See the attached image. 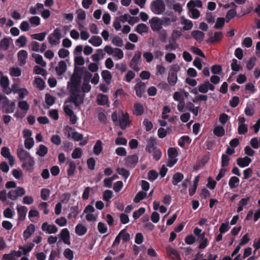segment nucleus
I'll use <instances>...</instances> for the list:
<instances>
[{"label":"nucleus","mask_w":260,"mask_h":260,"mask_svg":"<svg viewBox=\"0 0 260 260\" xmlns=\"http://www.w3.org/2000/svg\"><path fill=\"white\" fill-rule=\"evenodd\" d=\"M88 42L95 47L100 46L102 43V40L99 36H92L89 40Z\"/></svg>","instance_id":"a878e982"},{"label":"nucleus","mask_w":260,"mask_h":260,"mask_svg":"<svg viewBox=\"0 0 260 260\" xmlns=\"http://www.w3.org/2000/svg\"><path fill=\"white\" fill-rule=\"evenodd\" d=\"M35 161L34 158L30 157L28 159L22 162L21 167L24 169L26 172L32 173L34 170Z\"/></svg>","instance_id":"0eeeda50"},{"label":"nucleus","mask_w":260,"mask_h":260,"mask_svg":"<svg viewBox=\"0 0 260 260\" xmlns=\"http://www.w3.org/2000/svg\"><path fill=\"white\" fill-rule=\"evenodd\" d=\"M158 174L157 172L154 170H151L148 172V179L151 181H153L157 179Z\"/></svg>","instance_id":"bf43d9fd"},{"label":"nucleus","mask_w":260,"mask_h":260,"mask_svg":"<svg viewBox=\"0 0 260 260\" xmlns=\"http://www.w3.org/2000/svg\"><path fill=\"white\" fill-rule=\"evenodd\" d=\"M82 153L81 148L77 147L73 150L72 153V157L74 159L79 158L82 156Z\"/></svg>","instance_id":"864d4df0"},{"label":"nucleus","mask_w":260,"mask_h":260,"mask_svg":"<svg viewBox=\"0 0 260 260\" xmlns=\"http://www.w3.org/2000/svg\"><path fill=\"white\" fill-rule=\"evenodd\" d=\"M191 36L196 40L201 42L204 39L205 34L200 30H193L191 32Z\"/></svg>","instance_id":"393cba45"},{"label":"nucleus","mask_w":260,"mask_h":260,"mask_svg":"<svg viewBox=\"0 0 260 260\" xmlns=\"http://www.w3.org/2000/svg\"><path fill=\"white\" fill-rule=\"evenodd\" d=\"M146 87V85L144 82L140 81L137 83L135 86L137 96L141 98L143 94L145 92Z\"/></svg>","instance_id":"f8f14e48"},{"label":"nucleus","mask_w":260,"mask_h":260,"mask_svg":"<svg viewBox=\"0 0 260 260\" xmlns=\"http://www.w3.org/2000/svg\"><path fill=\"white\" fill-rule=\"evenodd\" d=\"M34 145V140L32 138H26L24 140L25 147L27 149H31Z\"/></svg>","instance_id":"052dcab7"},{"label":"nucleus","mask_w":260,"mask_h":260,"mask_svg":"<svg viewBox=\"0 0 260 260\" xmlns=\"http://www.w3.org/2000/svg\"><path fill=\"white\" fill-rule=\"evenodd\" d=\"M108 102L107 95L100 93L97 97V103L99 105H105Z\"/></svg>","instance_id":"2f4dec72"},{"label":"nucleus","mask_w":260,"mask_h":260,"mask_svg":"<svg viewBox=\"0 0 260 260\" xmlns=\"http://www.w3.org/2000/svg\"><path fill=\"white\" fill-rule=\"evenodd\" d=\"M69 164V168L67 170L68 175L70 177L73 176L76 169V164L73 160L68 161Z\"/></svg>","instance_id":"72a5a7b5"},{"label":"nucleus","mask_w":260,"mask_h":260,"mask_svg":"<svg viewBox=\"0 0 260 260\" xmlns=\"http://www.w3.org/2000/svg\"><path fill=\"white\" fill-rule=\"evenodd\" d=\"M158 34V38L162 43H166L167 38V32L165 29H160L157 31Z\"/></svg>","instance_id":"a19ab883"},{"label":"nucleus","mask_w":260,"mask_h":260,"mask_svg":"<svg viewBox=\"0 0 260 260\" xmlns=\"http://www.w3.org/2000/svg\"><path fill=\"white\" fill-rule=\"evenodd\" d=\"M21 255L22 252L20 251L11 250L10 253L3 255L2 260H15L16 257H19Z\"/></svg>","instance_id":"1a4fd4ad"},{"label":"nucleus","mask_w":260,"mask_h":260,"mask_svg":"<svg viewBox=\"0 0 260 260\" xmlns=\"http://www.w3.org/2000/svg\"><path fill=\"white\" fill-rule=\"evenodd\" d=\"M112 43L117 47H122L123 45L122 39L118 36L114 37L112 40Z\"/></svg>","instance_id":"e2e57ef3"},{"label":"nucleus","mask_w":260,"mask_h":260,"mask_svg":"<svg viewBox=\"0 0 260 260\" xmlns=\"http://www.w3.org/2000/svg\"><path fill=\"white\" fill-rule=\"evenodd\" d=\"M134 114L137 116H141L144 113V108L142 104L137 103L134 104Z\"/></svg>","instance_id":"bb28decb"},{"label":"nucleus","mask_w":260,"mask_h":260,"mask_svg":"<svg viewBox=\"0 0 260 260\" xmlns=\"http://www.w3.org/2000/svg\"><path fill=\"white\" fill-rule=\"evenodd\" d=\"M81 79V77L73 74L67 85L71 93L68 102L73 103L76 107H80L83 103L85 98L84 93L80 94Z\"/></svg>","instance_id":"f257e3e1"},{"label":"nucleus","mask_w":260,"mask_h":260,"mask_svg":"<svg viewBox=\"0 0 260 260\" xmlns=\"http://www.w3.org/2000/svg\"><path fill=\"white\" fill-rule=\"evenodd\" d=\"M28 53L25 50H20L17 54L18 60L21 66H23L26 63V59L27 57Z\"/></svg>","instance_id":"aec40b11"},{"label":"nucleus","mask_w":260,"mask_h":260,"mask_svg":"<svg viewBox=\"0 0 260 260\" xmlns=\"http://www.w3.org/2000/svg\"><path fill=\"white\" fill-rule=\"evenodd\" d=\"M67 70V64L64 61H60L58 66L55 68V71L58 75H62Z\"/></svg>","instance_id":"4be33fe9"},{"label":"nucleus","mask_w":260,"mask_h":260,"mask_svg":"<svg viewBox=\"0 0 260 260\" xmlns=\"http://www.w3.org/2000/svg\"><path fill=\"white\" fill-rule=\"evenodd\" d=\"M15 103L14 102H9L6 107L5 108V112L6 113H12L14 111Z\"/></svg>","instance_id":"4d7b16f0"},{"label":"nucleus","mask_w":260,"mask_h":260,"mask_svg":"<svg viewBox=\"0 0 260 260\" xmlns=\"http://www.w3.org/2000/svg\"><path fill=\"white\" fill-rule=\"evenodd\" d=\"M136 76L135 73L129 70L125 75V80L127 82L129 83Z\"/></svg>","instance_id":"774afa93"},{"label":"nucleus","mask_w":260,"mask_h":260,"mask_svg":"<svg viewBox=\"0 0 260 260\" xmlns=\"http://www.w3.org/2000/svg\"><path fill=\"white\" fill-rule=\"evenodd\" d=\"M116 171L120 175L122 176L125 179H127L130 174L129 172L124 168H118Z\"/></svg>","instance_id":"69168bd1"},{"label":"nucleus","mask_w":260,"mask_h":260,"mask_svg":"<svg viewBox=\"0 0 260 260\" xmlns=\"http://www.w3.org/2000/svg\"><path fill=\"white\" fill-rule=\"evenodd\" d=\"M157 144L156 139L155 138L151 137L147 141V144L146 145L145 150L146 151L150 153L154 148H156V145Z\"/></svg>","instance_id":"dca6fc26"},{"label":"nucleus","mask_w":260,"mask_h":260,"mask_svg":"<svg viewBox=\"0 0 260 260\" xmlns=\"http://www.w3.org/2000/svg\"><path fill=\"white\" fill-rule=\"evenodd\" d=\"M47 34V33L46 32L34 34L31 35V37L33 39L37 40L39 41H43L45 39Z\"/></svg>","instance_id":"c03bdc74"},{"label":"nucleus","mask_w":260,"mask_h":260,"mask_svg":"<svg viewBox=\"0 0 260 260\" xmlns=\"http://www.w3.org/2000/svg\"><path fill=\"white\" fill-rule=\"evenodd\" d=\"M50 196V190L47 188H43L41 191V197L44 201L48 200Z\"/></svg>","instance_id":"6e6d98bb"},{"label":"nucleus","mask_w":260,"mask_h":260,"mask_svg":"<svg viewBox=\"0 0 260 260\" xmlns=\"http://www.w3.org/2000/svg\"><path fill=\"white\" fill-rule=\"evenodd\" d=\"M180 70L178 65H174L171 67L168 73V82L171 86H174L176 84L178 78L177 73Z\"/></svg>","instance_id":"f03ea898"},{"label":"nucleus","mask_w":260,"mask_h":260,"mask_svg":"<svg viewBox=\"0 0 260 260\" xmlns=\"http://www.w3.org/2000/svg\"><path fill=\"white\" fill-rule=\"evenodd\" d=\"M136 31L140 34L143 32H147L148 31V26L144 23L139 24L136 27Z\"/></svg>","instance_id":"79ce46f5"},{"label":"nucleus","mask_w":260,"mask_h":260,"mask_svg":"<svg viewBox=\"0 0 260 260\" xmlns=\"http://www.w3.org/2000/svg\"><path fill=\"white\" fill-rule=\"evenodd\" d=\"M62 37L60 29L59 28H56L53 30L52 33L49 35L48 39L51 45H56L59 43L60 40Z\"/></svg>","instance_id":"7ed1b4c3"},{"label":"nucleus","mask_w":260,"mask_h":260,"mask_svg":"<svg viewBox=\"0 0 260 260\" xmlns=\"http://www.w3.org/2000/svg\"><path fill=\"white\" fill-rule=\"evenodd\" d=\"M41 228L43 231H47L48 234H55L58 231L56 225L54 224L50 225L47 222L42 224Z\"/></svg>","instance_id":"2eb2a0df"},{"label":"nucleus","mask_w":260,"mask_h":260,"mask_svg":"<svg viewBox=\"0 0 260 260\" xmlns=\"http://www.w3.org/2000/svg\"><path fill=\"white\" fill-rule=\"evenodd\" d=\"M176 21V18L174 17L172 18L169 17H164L162 19H161V25L165 26H168L170 25L171 22H175Z\"/></svg>","instance_id":"49530a36"},{"label":"nucleus","mask_w":260,"mask_h":260,"mask_svg":"<svg viewBox=\"0 0 260 260\" xmlns=\"http://www.w3.org/2000/svg\"><path fill=\"white\" fill-rule=\"evenodd\" d=\"M34 246V244L30 243L27 244L25 247L19 246V249H22L23 250L24 255H26L32 249Z\"/></svg>","instance_id":"8fccbe9b"},{"label":"nucleus","mask_w":260,"mask_h":260,"mask_svg":"<svg viewBox=\"0 0 260 260\" xmlns=\"http://www.w3.org/2000/svg\"><path fill=\"white\" fill-rule=\"evenodd\" d=\"M123 242H126L130 240V234L128 233L125 229L122 230L118 234Z\"/></svg>","instance_id":"c756f323"},{"label":"nucleus","mask_w":260,"mask_h":260,"mask_svg":"<svg viewBox=\"0 0 260 260\" xmlns=\"http://www.w3.org/2000/svg\"><path fill=\"white\" fill-rule=\"evenodd\" d=\"M0 84L3 88H7L9 85V80L7 76H2L0 80Z\"/></svg>","instance_id":"13d9d810"},{"label":"nucleus","mask_w":260,"mask_h":260,"mask_svg":"<svg viewBox=\"0 0 260 260\" xmlns=\"http://www.w3.org/2000/svg\"><path fill=\"white\" fill-rule=\"evenodd\" d=\"M178 47L179 45L176 42V39L172 36L169 39V44L165 46V49L168 51H174Z\"/></svg>","instance_id":"9b49d317"},{"label":"nucleus","mask_w":260,"mask_h":260,"mask_svg":"<svg viewBox=\"0 0 260 260\" xmlns=\"http://www.w3.org/2000/svg\"><path fill=\"white\" fill-rule=\"evenodd\" d=\"M149 23L152 30L157 31L161 29L162 25L161 19L157 17H154L149 20Z\"/></svg>","instance_id":"6e6552de"},{"label":"nucleus","mask_w":260,"mask_h":260,"mask_svg":"<svg viewBox=\"0 0 260 260\" xmlns=\"http://www.w3.org/2000/svg\"><path fill=\"white\" fill-rule=\"evenodd\" d=\"M213 134L218 137H221L224 135L225 131L222 126H217L213 129Z\"/></svg>","instance_id":"ea45409f"},{"label":"nucleus","mask_w":260,"mask_h":260,"mask_svg":"<svg viewBox=\"0 0 260 260\" xmlns=\"http://www.w3.org/2000/svg\"><path fill=\"white\" fill-rule=\"evenodd\" d=\"M10 101L3 93H0V109H4L8 105Z\"/></svg>","instance_id":"c85d7f7f"},{"label":"nucleus","mask_w":260,"mask_h":260,"mask_svg":"<svg viewBox=\"0 0 260 260\" xmlns=\"http://www.w3.org/2000/svg\"><path fill=\"white\" fill-rule=\"evenodd\" d=\"M151 10L155 14H162L165 10V5L162 0H155L151 5Z\"/></svg>","instance_id":"20e7f679"},{"label":"nucleus","mask_w":260,"mask_h":260,"mask_svg":"<svg viewBox=\"0 0 260 260\" xmlns=\"http://www.w3.org/2000/svg\"><path fill=\"white\" fill-rule=\"evenodd\" d=\"M184 179V175L180 172L175 173L173 176L172 184L176 186Z\"/></svg>","instance_id":"5701e85b"},{"label":"nucleus","mask_w":260,"mask_h":260,"mask_svg":"<svg viewBox=\"0 0 260 260\" xmlns=\"http://www.w3.org/2000/svg\"><path fill=\"white\" fill-rule=\"evenodd\" d=\"M236 15L237 11L235 9H232L229 10L225 16L226 22H229V21L235 17Z\"/></svg>","instance_id":"09e8293b"},{"label":"nucleus","mask_w":260,"mask_h":260,"mask_svg":"<svg viewBox=\"0 0 260 260\" xmlns=\"http://www.w3.org/2000/svg\"><path fill=\"white\" fill-rule=\"evenodd\" d=\"M10 40H11L10 38H4L0 41V49L8 50L9 47Z\"/></svg>","instance_id":"c9c22d12"},{"label":"nucleus","mask_w":260,"mask_h":260,"mask_svg":"<svg viewBox=\"0 0 260 260\" xmlns=\"http://www.w3.org/2000/svg\"><path fill=\"white\" fill-rule=\"evenodd\" d=\"M181 23L184 25L183 27L184 30H190L193 27L192 21L183 17L181 18Z\"/></svg>","instance_id":"cd10ccee"},{"label":"nucleus","mask_w":260,"mask_h":260,"mask_svg":"<svg viewBox=\"0 0 260 260\" xmlns=\"http://www.w3.org/2000/svg\"><path fill=\"white\" fill-rule=\"evenodd\" d=\"M231 66L232 71L235 72H238L241 69V67L238 64V60L235 58L232 59Z\"/></svg>","instance_id":"de8ad7c7"},{"label":"nucleus","mask_w":260,"mask_h":260,"mask_svg":"<svg viewBox=\"0 0 260 260\" xmlns=\"http://www.w3.org/2000/svg\"><path fill=\"white\" fill-rule=\"evenodd\" d=\"M141 52L138 51L133 56L129 62V67L136 72L140 71V68L138 67V63L141 61Z\"/></svg>","instance_id":"39448f33"},{"label":"nucleus","mask_w":260,"mask_h":260,"mask_svg":"<svg viewBox=\"0 0 260 260\" xmlns=\"http://www.w3.org/2000/svg\"><path fill=\"white\" fill-rule=\"evenodd\" d=\"M225 20L223 17H218L217 19L216 22L214 25V28L215 29H220L221 28L224 24Z\"/></svg>","instance_id":"0e129e2a"},{"label":"nucleus","mask_w":260,"mask_h":260,"mask_svg":"<svg viewBox=\"0 0 260 260\" xmlns=\"http://www.w3.org/2000/svg\"><path fill=\"white\" fill-rule=\"evenodd\" d=\"M59 236L64 244L69 245L71 244L70 232L68 229H62L59 234Z\"/></svg>","instance_id":"4468645a"},{"label":"nucleus","mask_w":260,"mask_h":260,"mask_svg":"<svg viewBox=\"0 0 260 260\" xmlns=\"http://www.w3.org/2000/svg\"><path fill=\"white\" fill-rule=\"evenodd\" d=\"M10 74L12 77H19L21 75V70L18 67L10 69Z\"/></svg>","instance_id":"a18cd8bd"},{"label":"nucleus","mask_w":260,"mask_h":260,"mask_svg":"<svg viewBox=\"0 0 260 260\" xmlns=\"http://www.w3.org/2000/svg\"><path fill=\"white\" fill-rule=\"evenodd\" d=\"M71 213L69 214L68 215V218H71L72 217L74 218H76L79 213V208L77 206H75L71 207Z\"/></svg>","instance_id":"5fc2aeb1"},{"label":"nucleus","mask_w":260,"mask_h":260,"mask_svg":"<svg viewBox=\"0 0 260 260\" xmlns=\"http://www.w3.org/2000/svg\"><path fill=\"white\" fill-rule=\"evenodd\" d=\"M103 149L102 141L98 140L93 147L94 153L96 155H99L103 150Z\"/></svg>","instance_id":"f704fd0d"},{"label":"nucleus","mask_w":260,"mask_h":260,"mask_svg":"<svg viewBox=\"0 0 260 260\" xmlns=\"http://www.w3.org/2000/svg\"><path fill=\"white\" fill-rule=\"evenodd\" d=\"M45 100L47 105L52 106L55 102V98L50 93H47L45 94Z\"/></svg>","instance_id":"3c124183"},{"label":"nucleus","mask_w":260,"mask_h":260,"mask_svg":"<svg viewBox=\"0 0 260 260\" xmlns=\"http://www.w3.org/2000/svg\"><path fill=\"white\" fill-rule=\"evenodd\" d=\"M166 251L169 255L173 259L179 260L181 259L180 255L178 251L172 247L171 246H168L166 247Z\"/></svg>","instance_id":"f3484780"},{"label":"nucleus","mask_w":260,"mask_h":260,"mask_svg":"<svg viewBox=\"0 0 260 260\" xmlns=\"http://www.w3.org/2000/svg\"><path fill=\"white\" fill-rule=\"evenodd\" d=\"M32 57L35 59L36 63L40 64L42 67H45L46 66V62L43 60L42 55L38 54H33Z\"/></svg>","instance_id":"473e14b6"},{"label":"nucleus","mask_w":260,"mask_h":260,"mask_svg":"<svg viewBox=\"0 0 260 260\" xmlns=\"http://www.w3.org/2000/svg\"><path fill=\"white\" fill-rule=\"evenodd\" d=\"M18 219L19 221H23L26 217L27 212V208L26 206H18L17 208Z\"/></svg>","instance_id":"6ab92c4d"},{"label":"nucleus","mask_w":260,"mask_h":260,"mask_svg":"<svg viewBox=\"0 0 260 260\" xmlns=\"http://www.w3.org/2000/svg\"><path fill=\"white\" fill-rule=\"evenodd\" d=\"M17 157L21 162L28 159L30 157H32L29 153L24 150L22 145H19L17 150Z\"/></svg>","instance_id":"423d86ee"},{"label":"nucleus","mask_w":260,"mask_h":260,"mask_svg":"<svg viewBox=\"0 0 260 260\" xmlns=\"http://www.w3.org/2000/svg\"><path fill=\"white\" fill-rule=\"evenodd\" d=\"M101 75L105 82L108 84H110L112 79V75L110 72L108 70H104L102 71Z\"/></svg>","instance_id":"7c9ffc66"},{"label":"nucleus","mask_w":260,"mask_h":260,"mask_svg":"<svg viewBox=\"0 0 260 260\" xmlns=\"http://www.w3.org/2000/svg\"><path fill=\"white\" fill-rule=\"evenodd\" d=\"M237 165L241 168H244L249 166L251 161L250 158L248 156L239 157L236 160Z\"/></svg>","instance_id":"a211bd4d"},{"label":"nucleus","mask_w":260,"mask_h":260,"mask_svg":"<svg viewBox=\"0 0 260 260\" xmlns=\"http://www.w3.org/2000/svg\"><path fill=\"white\" fill-rule=\"evenodd\" d=\"M48 151V148L46 146L41 144L39 145V149L36 152V154L41 157H43L47 153Z\"/></svg>","instance_id":"e433bc0d"},{"label":"nucleus","mask_w":260,"mask_h":260,"mask_svg":"<svg viewBox=\"0 0 260 260\" xmlns=\"http://www.w3.org/2000/svg\"><path fill=\"white\" fill-rule=\"evenodd\" d=\"M35 231V225L31 223L28 225L23 232V238L25 240L28 239Z\"/></svg>","instance_id":"412c9836"},{"label":"nucleus","mask_w":260,"mask_h":260,"mask_svg":"<svg viewBox=\"0 0 260 260\" xmlns=\"http://www.w3.org/2000/svg\"><path fill=\"white\" fill-rule=\"evenodd\" d=\"M146 196H147L146 192L143 191H139V192L137 193V194L135 196V197L134 199V202L135 203H139L141 200L145 199L146 198Z\"/></svg>","instance_id":"37998d69"},{"label":"nucleus","mask_w":260,"mask_h":260,"mask_svg":"<svg viewBox=\"0 0 260 260\" xmlns=\"http://www.w3.org/2000/svg\"><path fill=\"white\" fill-rule=\"evenodd\" d=\"M239 179L236 176L231 177L229 181V185L231 189L234 188L238 186L239 183Z\"/></svg>","instance_id":"4c0bfd02"},{"label":"nucleus","mask_w":260,"mask_h":260,"mask_svg":"<svg viewBox=\"0 0 260 260\" xmlns=\"http://www.w3.org/2000/svg\"><path fill=\"white\" fill-rule=\"evenodd\" d=\"M87 228L81 223H78L75 228V233L78 236H81L87 232Z\"/></svg>","instance_id":"b1692460"},{"label":"nucleus","mask_w":260,"mask_h":260,"mask_svg":"<svg viewBox=\"0 0 260 260\" xmlns=\"http://www.w3.org/2000/svg\"><path fill=\"white\" fill-rule=\"evenodd\" d=\"M119 122L120 128L122 129H125L129 123L128 113H122L121 117L119 118Z\"/></svg>","instance_id":"ddd939ff"},{"label":"nucleus","mask_w":260,"mask_h":260,"mask_svg":"<svg viewBox=\"0 0 260 260\" xmlns=\"http://www.w3.org/2000/svg\"><path fill=\"white\" fill-rule=\"evenodd\" d=\"M178 151L176 148L170 147L168 149V155L170 158L176 157L178 155Z\"/></svg>","instance_id":"603ef678"},{"label":"nucleus","mask_w":260,"mask_h":260,"mask_svg":"<svg viewBox=\"0 0 260 260\" xmlns=\"http://www.w3.org/2000/svg\"><path fill=\"white\" fill-rule=\"evenodd\" d=\"M191 142V140L188 136H183L178 140V145L181 147H184L185 143L189 144Z\"/></svg>","instance_id":"58836bf2"},{"label":"nucleus","mask_w":260,"mask_h":260,"mask_svg":"<svg viewBox=\"0 0 260 260\" xmlns=\"http://www.w3.org/2000/svg\"><path fill=\"white\" fill-rule=\"evenodd\" d=\"M145 212V209L144 207H141L138 210L134 212L133 216L135 219H138L141 215Z\"/></svg>","instance_id":"338daca9"},{"label":"nucleus","mask_w":260,"mask_h":260,"mask_svg":"<svg viewBox=\"0 0 260 260\" xmlns=\"http://www.w3.org/2000/svg\"><path fill=\"white\" fill-rule=\"evenodd\" d=\"M152 152H153V157L154 159L158 160L160 159L162 153L160 149L158 148H154V150H153Z\"/></svg>","instance_id":"680f3d73"},{"label":"nucleus","mask_w":260,"mask_h":260,"mask_svg":"<svg viewBox=\"0 0 260 260\" xmlns=\"http://www.w3.org/2000/svg\"><path fill=\"white\" fill-rule=\"evenodd\" d=\"M138 159L137 154L128 155L125 158L126 165L129 168H134L138 161Z\"/></svg>","instance_id":"9d476101"}]
</instances>
